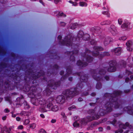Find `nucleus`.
<instances>
[{
    "mask_svg": "<svg viewBox=\"0 0 133 133\" xmlns=\"http://www.w3.org/2000/svg\"><path fill=\"white\" fill-rule=\"evenodd\" d=\"M122 92L120 91L115 90L111 94L106 93L104 94V98H108L109 101L105 104L104 106L106 108L107 112H110L112 110V108L114 105V108L117 109L122 108V102L118 100V96L121 95Z\"/></svg>",
    "mask_w": 133,
    "mask_h": 133,
    "instance_id": "obj_1",
    "label": "nucleus"
},
{
    "mask_svg": "<svg viewBox=\"0 0 133 133\" xmlns=\"http://www.w3.org/2000/svg\"><path fill=\"white\" fill-rule=\"evenodd\" d=\"M77 74L78 76H81V77L80 79V82L77 84L76 87L73 89H71V90L69 89L66 90L63 92V94L67 97L72 98L74 96L78 94L79 90L82 88L84 83L87 81L88 76L84 74L83 72L78 73Z\"/></svg>",
    "mask_w": 133,
    "mask_h": 133,
    "instance_id": "obj_2",
    "label": "nucleus"
},
{
    "mask_svg": "<svg viewBox=\"0 0 133 133\" xmlns=\"http://www.w3.org/2000/svg\"><path fill=\"white\" fill-rule=\"evenodd\" d=\"M93 49L94 51L92 52L86 48L85 49V52L81 54L82 56L88 62H91L93 60V58L90 56V54H92L93 56H98L99 57H100L101 58L110 55L109 53L107 52H104L99 54L98 51H102L103 50V49L101 46H95Z\"/></svg>",
    "mask_w": 133,
    "mask_h": 133,
    "instance_id": "obj_3",
    "label": "nucleus"
},
{
    "mask_svg": "<svg viewBox=\"0 0 133 133\" xmlns=\"http://www.w3.org/2000/svg\"><path fill=\"white\" fill-rule=\"evenodd\" d=\"M107 69V68L104 66L99 70L98 69H92L91 70V75L94 79L97 81H100L101 79V76L105 74Z\"/></svg>",
    "mask_w": 133,
    "mask_h": 133,
    "instance_id": "obj_4",
    "label": "nucleus"
},
{
    "mask_svg": "<svg viewBox=\"0 0 133 133\" xmlns=\"http://www.w3.org/2000/svg\"><path fill=\"white\" fill-rule=\"evenodd\" d=\"M49 84L47 85V88L45 90L46 92V94L49 95L52 91L53 89H56L57 87L60 85V81H59L56 82H55L53 80H51L49 81Z\"/></svg>",
    "mask_w": 133,
    "mask_h": 133,
    "instance_id": "obj_5",
    "label": "nucleus"
},
{
    "mask_svg": "<svg viewBox=\"0 0 133 133\" xmlns=\"http://www.w3.org/2000/svg\"><path fill=\"white\" fill-rule=\"evenodd\" d=\"M73 39L72 37L70 35H68L65 36L62 42L59 43L61 45L66 46H72V41Z\"/></svg>",
    "mask_w": 133,
    "mask_h": 133,
    "instance_id": "obj_6",
    "label": "nucleus"
},
{
    "mask_svg": "<svg viewBox=\"0 0 133 133\" xmlns=\"http://www.w3.org/2000/svg\"><path fill=\"white\" fill-rule=\"evenodd\" d=\"M23 89L25 92H29V94L30 95H34L37 91L36 87L34 86H32L30 88L29 85H27V87L24 86Z\"/></svg>",
    "mask_w": 133,
    "mask_h": 133,
    "instance_id": "obj_7",
    "label": "nucleus"
},
{
    "mask_svg": "<svg viewBox=\"0 0 133 133\" xmlns=\"http://www.w3.org/2000/svg\"><path fill=\"white\" fill-rule=\"evenodd\" d=\"M109 67L108 69V71L109 72H113L115 71L116 70L117 63L115 61H111L109 62Z\"/></svg>",
    "mask_w": 133,
    "mask_h": 133,
    "instance_id": "obj_8",
    "label": "nucleus"
},
{
    "mask_svg": "<svg viewBox=\"0 0 133 133\" xmlns=\"http://www.w3.org/2000/svg\"><path fill=\"white\" fill-rule=\"evenodd\" d=\"M96 107L94 109H90L88 111V113L89 114H90L91 115L94 116V115H98L99 114L100 116H103L104 115V113H102V110H103L100 109V111L97 113V114H96V113L95 112V110H96Z\"/></svg>",
    "mask_w": 133,
    "mask_h": 133,
    "instance_id": "obj_9",
    "label": "nucleus"
},
{
    "mask_svg": "<svg viewBox=\"0 0 133 133\" xmlns=\"http://www.w3.org/2000/svg\"><path fill=\"white\" fill-rule=\"evenodd\" d=\"M50 99H51V101L52 100V99L51 98H49L46 101L45 100L43 99H42V100H39L37 99H36L35 100V104H34L36 105H38V104H36V102H38V101L39 104L41 105H45V104H46V103H48L49 100H50Z\"/></svg>",
    "mask_w": 133,
    "mask_h": 133,
    "instance_id": "obj_10",
    "label": "nucleus"
},
{
    "mask_svg": "<svg viewBox=\"0 0 133 133\" xmlns=\"http://www.w3.org/2000/svg\"><path fill=\"white\" fill-rule=\"evenodd\" d=\"M56 101L57 103L62 104L64 102L65 98L63 95H59L56 98Z\"/></svg>",
    "mask_w": 133,
    "mask_h": 133,
    "instance_id": "obj_11",
    "label": "nucleus"
},
{
    "mask_svg": "<svg viewBox=\"0 0 133 133\" xmlns=\"http://www.w3.org/2000/svg\"><path fill=\"white\" fill-rule=\"evenodd\" d=\"M119 127L120 128H121L124 129H129L130 130H131V128H132V127L129 125V123L128 122L125 123V125L123 124H119Z\"/></svg>",
    "mask_w": 133,
    "mask_h": 133,
    "instance_id": "obj_12",
    "label": "nucleus"
},
{
    "mask_svg": "<svg viewBox=\"0 0 133 133\" xmlns=\"http://www.w3.org/2000/svg\"><path fill=\"white\" fill-rule=\"evenodd\" d=\"M99 115H94L92 117L89 116H87L85 118L87 121L88 122H91L94 119H98L99 118Z\"/></svg>",
    "mask_w": 133,
    "mask_h": 133,
    "instance_id": "obj_13",
    "label": "nucleus"
},
{
    "mask_svg": "<svg viewBox=\"0 0 133 133\" xmlns=\"http://www.w3.org/2000/svg\"><path fill=\"white\" fill-rule=\"evenodd\" d=\"M66 71L67 73L64 76H62L61 78L62 80V79H64L66 78L68 76H69V75L72 74V70L71 67L70 66H69L66 69Z\"/></svg>",
    "mask_w": 133,
    "mask_h": 133,
    "instance_id": "obj_14",
    "label": "nucleus"
},
{
    "mask_svg": "<svg viewBox=\"0 0 133 133\" xmlns=\"http://www.w3.org/2000/svg\"><path fill=\"white\" fill-rule=\"evenodd\" d=\"M44 73L43 71L42 70H40L39 72L37 75L36 76L35 74L31 75H32V79H34L33 81V84L34 83V81L36 79L39 77V76H43L44 75Z\"/></svg>",
    "mask_w": 133,
    "mask_h": 133,
    "instance_id": "obj_15",
    "label": "nucleus"
},
{
    "mask_svg": "<svg viewBox=\"0 0 133 133\" xmlns=\"http://www.w3.org/2000/svg\"><path fill=\"white\" fill-rule=\"evenodd\" d=\"M109 30L114 35H115L117 33V31L116 27L114 25H111Z\"/></svg>",
    "mask_w": 133,
    "mask_h": 133,
    "instance_id": "obj_16",
    "label": "nucleus"
},
{
    "mask_svg": "<svg viewBox=\"0 0 133 133\" xmlns=\"http://www.w3.org/2000/svg\"><path fill=\"white\" fill-rule=\"evenodd\" d=\"M76 64L81 69L85 67L88 65V63H83L80 60L77 61Z\"/></svg>",
    "mask_w": 133,
    "mask_h": 133,
    "instance_id": "obj_17",
    "label": "nucleus"
},
{
    "mask_svg": "<svg viewBox=\"0 0 133 133\" xmlns=\"http://www.w3.org/2000/svg\"><path fill=\"white\" fill-rule=\"evenodd\" d=\"M132 42L131 41H129L126 43V45L127 46V50L130 51H132Z\"/></svg>",
    "mask_w": 133,
    "mask_h": 133,
    "instance_id": "obj_18",
    "label": "nucleus"
},
{
    "mask_svg": "<svg viewBox=\"0 0 133 133\" xmlns=\"http://www.w3.org/2000/svg\"><path fill=\"white\" fill-rule=\"evenodd\" d=\"M112 39L110 37H107L105 39L104 41V45L106 46L110 43L112 41Z\"/></svg>",
    "mask_w": 133,
    "mask_h": 133,
    "instance_id": "obj_19",
    "label": "nucleus"
},
{
    "mask_svg": "<svg viewBox=\"0 0 133 133\" xmlns=\"http://www.w3.org/2000/svg\"><path fill=\"white\" fill-rule=\"evenodd\" d=\"M121 49L120 48H116L113 50L112 51L116 55H119L121 53Z\"/></svg>",
    "mask_w": 133,
    "mask_h": 133,
    "instance_id": "obj_20",
    "label": "nucleus"
},
{
    "mask_svg": "<svg viewBox=\"0 0 133 133\" xmlns=\"http://www.w3.org/2000/svg\"><path fill=\"white\" fill-rule=\"evenodd\" d=\"M130 23L129 22H127L123 23L121 26V28L123 29V30H126L127 28L129 27Z\"/></svg>",
    "mask_w": 133,
    "mask_h": 133,
    "instance_id": "obj_21",
    "label": "nucleus"
},
{
    "mask_svg": "<svg viewBox=\"0 0 133 133\" xmlns=\"http://www.w3.org/2000/svg\"><path fill=\"white\" fill-rule=\"evenodd\" d=\"M79 122L80 124L83 125H86L88 123V121H87L86 119L85 118L81 119L80 120Z\"/></svg>",
    "mask_w": 133,
    "mask_h": 133,
    "instance_id": "obj_22",
    "label": "nucleus"
},
{
    "mask_svg": "<svg viewBox=\"0 0 133 133\" xmlns=\"http://www.w3.org/2000/svg\"><path fill=\"white\" fill-rule=\"evenodd\" d=\"M1 132L3 133H10V132L8 128L6 126H4L3 128L1 129Z\"/></svg>",
    "mask_w": 133,
    "mask_h": 133,
    "instance_id": "obj_23",
    "label": "nucleus"
},
{
    "mask_svg": "<svg viewBox=\"0 0 133 133\" xmlns=\"http://www.w3.org/2000/svg\"><path fill=\"white\" fill-rule=\"evenodd\" d=\"M78 49H77L76 50H74L72 51H68L67 54L70 55H71V54H72V55L76 54L78 52Z\"/></svg>",
    "mask_w": 133,
    "mask_h": 133,
    "instance_id": "obj_24",
    "label": "nucleus"
},
{
    "mask_svg": "<svg viewBox=\"0 0 133 133\" xmlns=\"http://www.w3.org/2000/svg\"><path fill=\"white\" fill-rule=\"evenodd\" d=\"M94 31L95 33L97 34L100 33L101 31V29L98 26L95 27L94 28Z\"/></svg>",
    "mask_w": 133,
    "mask_h": 133,
    "instance_id": "obj_25",
    "label": "nucleus"
},
{
    "mask_svg": "<svg viewBox=\"0 0 133 133\" xmlns=\"http://www.w3.org/2000/svg\"><path fill=\"white\" fill-rule=\"evenodd\" d=\"M83 35H84L83 32L82 31L80 30L78 33L77 36L78 38H80L82 37Z\"/></svg>",
    "mask_w": 133,
    "mask_h": 133,
    "instance_id": "obj_26",
    "label": "nucleus"
},
{
    "mask_svg": "<svg viewBox=\"0 0 133 133\" xmlns=\"http://www.w3.org/2000/svg\"><path fill=\"white\" fill-rule=\"evenodd\" d=\"M90 37V35L88 34H86L84 35L83 39L85 41L88 40L89 39Z\"/></svg>",
    "mask_w": 133,
    "mask_h": 133,
    "instance_id": "obj_27",
    "label": "nucleus"
},
{
    "mask_svg": "<svg viewBox=\"0 0 133 133\" xmlns=\"http://www.w3.org/2000/svg\"><path fill=\"white\" fill-rule=\"evenodd\" d=\"M58 109L59 108L58 106L57 105H55L54 106L53 105L51 110L53 111L56 112L58 110Z\"/></svg>",
    "mask_w": 133,
    "mask_h": 133,
    "instance_id": "obj_28",
    "label": "nucleus"
},
{
    "mask_svg": "<svg viewBox=\"0 0 133 133\" xmlns=\"http://www.w3.org/2000/svg\"><path fill=\"white\" fill-rule=\"evenodd\" d=\"M111 23V22L110 21H104L101 23V25H107L110 24Z\"/></svg>",
    "mask_w": 133,
    "mask_h": 133,
    "instance_id": "obj_29",
    "label": "nucleus"
},
{
    "mask_svg": "<svg viewBox=\"0 0 133 133\" xmlns=\"http://www.w3.org/2000/svg\"><path fill=\"white\" fill-rule=\"evenodd\" d=\"M58 17H65L66 16V14H64L62 12H59L57 15Z\"/></svg>",
    "mask_w": 133,
    "mask_h": 133,
    "instance_id": "obj_30",
    "label": "nucleus"
},
{
    "mask_svg": "<svg viewBox=\"0 0 133 133\" xmlns=\"http://www.w3.org/2000/svg\"><path fill=\"white\" fill-rule=\"evenodd\" d=\"M30 113L28 112L25 111H22L21 113L20 114L21 115H24L27 116L29 115Z\"/></svg>",
    "mask_w": 133,
    "mask_h": 133,
    "instance_id": "obj_31",
    "label": "nucleus"
},
{
    "mask_svg": "<svg viewBox=\"0 0 133 133\" xmlns=\"http://www.w3.org/2000/svg\"><path fill=\"white\" fill-rule=\"evenodd\" d=\"M47 104L46 105V107L49 109H51V108L53 105L52 103L49 102L48 101V103H46Z\"/></svg>",
    "mask_w": 133,
    "mask_h": 133,
    "instance_id": "obj_32",
    "label": "nucleus"
},
{
    "mask_svg": "<svg viewBox=\"0 0 133 133\" xmlns=\"http://www.w3.org/2000/svg\"><path fill=\"white\" fill-rule=\"evenodd\" d=\"M79 5L81 6H86L87 5L86 3L83 2H79Z\"/></svg>",
    "mask_w": 133,
    "mask_h": 133,
    "instance_id": "obj_33",
    "label": "nucleus"
},
{
    "mask_svg": "<svg viewBox=\"0 0 133 133\" xmlns=\"http://www.w3.org/2000/svg\"><path fill=\"white\" fill-rule=\"evenodd\" d=\"M77 25V24L76 23L72 24L71 25L70 28L72 29H74L76 28Z\"/></svg>",
    "mask_w": 133,
    "mask_h": 133,
    "instance_id": "obj_34",
    "label": "nucleus"
},
{
    "mask_svg": "<svg viewBox=\"0 0 133 133\" xmlns=\"http://www.w3.org/2000/svg\"><path fill=\"white\" fill-rule=\"evenodd\" d=\"M24 108L25 109H29L30 107V106L26 102L24 103Z\"/></svg>",
    "mask_w": 133,
    "mask_h": 133,
    "instance_id": "obj_35",
    "label": "nucleus"
},
{
    "mask_svg": "<svg viewBox=\"0 0 133 133\" xmlns=\"http://www.w3.org/2000/svg\"><path fill=\"white\" fill-rule=\"evenodd\" d=\"M102 85L101 83L99 82H97L96 86V88L99 89H100Z\"/></svg>",
    "mask_w": 133,
    "mask_h": 133,
    "instance_id": "obj_36",
    "label": "nucleus"
},
{
    "mask_svg": "<svg viewBox=\"0 0 133 133\" xmlns=\"http://www.w3.org/2000/svg\"><path fill=\"white\" fill-rule=\"evenodd\" d=\"M79 124L77 121H75L73 124V126L75 127H79Z\"/></svg>",
    "mask_w": 133,
    "mask_h": 133,
    "instance_id": "obj_37",
    "label": "nucleus"
},
{
    "mask_svg": "<svg viewBox=\"0 0 133 133\" xmlns=\"http://www.w3.org/2000/svg\"><path fill=\"white\" fill-rule=\"evenodd\" d=\"M30 122V121L29 119H25L23 122V124L24 125H26L28 124Z\"/></svg>",
    "mask_w": 133,
    "mask_h": 133,
    "instance_id": "obj_38",
    "label": "nucleus"
},
{
    "mask_svg": "<svg viewBox=\"0 0 133 133\" xmlns=\"http://www.w3.org/2000/svg\"><path fill=\"white\" fill-rule=\"evenodd\" d=\"M38 133H46V132L44 129H41L39 130Z\"/></svg>",
    "mask_w": 133,
    "mask_h": 133,
    "instance_id": "obj_39",
    "label": "nucleus"
},
{
    "mask_svg": "<svg viewBox=\"0 0 133 133\" xmlns=\"http://www.w3.org/2000/svg\"><path fill=\"white\" fill-rule=\"evenodd\" d=\"M36 124L35 123H32L30 125V128L32 129H34L36 127Z\"/></svg>",
    "mask_w": 133,
    "mask_h": 133,
    "instance_id": "obj_40",
    "label": "nucleus"
},
{
    "mask_svg": "<svg viewBox=\"0 0 133 133\" xmlns=\"http://www.w3.org/2000/svg\"><path fill=\"white\" fill-rule=\"evenodd\" d=\"M70 61L72 62L75 61V58L74 56L72 55H71L70 56Z\"/></svg>",
    "mask_w": 133,
    "mask_h": 133,
    "instance_id": "obj_41",
    "label": "nucleus"
},
{
    "mask_svg": "<svg viewBox=\"0 0 133 133\" xmlns=\"http://www.w3.org/2000/svg\"><path fill=\"white\" fill-rule=\"evenodd\" d=\"M127 39V37L125 36H123L120 37L119 39L121 40H122L123 41Z\"/></svg>",
    "mask_w": 133,
    "mask_h": 133,
    "instance_id": "obj_42",
    "label": "nucleus"
},
{
    "mask_svg": "<svg viewBox=\"0 0 133 133\" xmlns=\"http://www.w3.org/2000/svg\"><path fill=\"white\" fill-rule=\"evenodd\" d=\"M90 43L92 45L95 44H96V42L94 39L91 40L90 41Z\"/></svg>",
    "mask_w": 133,
    "mask_h": 133,
    "instance_id": "obj_43",
    "label": "nucleus"
},
{
    "mask_svg": "<svg viewBox=\"0 0 133 133\" xmlns=\"http://www.w3.org/2000/svg\"><path fill=\"white\" fill-rule=\"evenodd\" d=\"M76 108V107L74 105H73L71 106L68 108V109L69 110H71L73 109H75Z\"/></svg>",
    "mask_w": 133,
    "mask_h": 133,
    "instance_id": "obj_44",
    "label": "nucleus"
},
{
    "mask_svg": "<svg viewBox=\"0 0 133 133\" xmlns=\"http://www.w3.org/2000/svg\"><path fill=\"white\" fill-rule=\"evenodd\" d=\"M66 25V23L63 22H60V26L64 27Z\"/></svg>",
    "mask_w": 133,
    "mask_h": 133,
    "instance_id": "obj_45",
    "label": "nucleus"
},
{
    "mask_svg": "<svg viewBox=\"0 0 133 133\" xmlns=\"http://www.w3.org/2000/svg\"><path fill=\"white\" fill-rule=\"evenodd\" d=\"M118 23L119 25H121L122 23V20L120 18L118 19Z\"/></svg>",
    "mask_w": 133,
    "mask_h": 133,
    "instance_id": "obj_46",
    "label": "nucleus"
},
{
    "mask_svg": "<svg viewBox=\"0 0 133 133\" xmlns=\"http://www.w3.org/2000/svg\"><path fill=\"white\" fill-rule=\"evenodd\" d=\"M14 128V126L13 125L10 126L8 128L10 132H11V131Z\"/></svg>",
    "mask_w": 133,
    "mask_h": 133,
    "instance_id": "obj_47",
    "label": "nucleus"
},
{
    "mask_svg": "<svg viewBox=\"0 0 133 133\" xmlns=\"http://www.w3.org/2000/svg\"><path fill=\"white\" fill-rule=\"evenodd\" d=\"M126 73L128 75H130L132 74V72L127 70H126L125 71Z\"/></svg>",
    "mask_w": 133,
    "mask_h": 133,
    "instance_id": "obj_48",
    "label": "nucleus"
},
{
    "mask_svg": "<svg viewBox=\"0 0 133 133\" xmlns=\"http://www.w3.org/2000/svg\"><path fill=\"white\" fill-rule=\"evenodd\" d=\"M96 102L95 103H89V105L91 106H95L96 105Z\"/></svg>",
    "mask_w": 133,
    "mask_h": 133,
    "instance_id": "obj_49",
    "label": "nucleus"
},
{
    "mask_svg": "<svg viewBox=\"0 0 133 133\" xmlns=\"http://www.w3.org/2000/svg\"><path fill=\"white\" fill-rule=\"evenodd\" d=\"M122 66L123 67H125L126 64V62L123 61H122Z\"/></svg>",
    "mask_w": 133,
    "mask_h": 133,
    "instance_id": "obj_50",
    "label": "nucleus"
},
{
    "mask_svg": "<svg viewBox=\"0 0 133 133\" xmlns=\"http://www.w3.org/2000/svg\"><path fill=\"white\" fill-rule=\"evenodd\" d=\"M117 122L116 120L114 119V120L112 121V124H113L114 125H115L116 122Z\"/></svg>",
    "mask_w": 133,
    "mask_h": 133,
    "instance_id": "obj_51",
    "label": "nucleus"
},
{
    "mask_svg": "<svg viewBox=\"0 0 133 133\" xmlns=\"http://www.w3.org/2000/svg\"><path fill=\"white\" fill-rule=\"evenodd\" d=\"M18 128L19 129H22L23 128V127L22 125H20L18 126Z\"/></svg>",
    "mask_w": 133,
    "mask_h": 133,
    "instance_id": "obj_52",
    "label": "nucleus"
},
{
    "mask_svg": "<svg viewBox=\"0 0 133 133\" xmlns=\"http://www.w3.org/2000/svg\"><path fill=\"white\" fill-rule=\"evenodd\" d=\"M72 4V5L76 6L77 5V3L76 2H73Z\"/></svg>",
    "mask_w": 133,
    "mask_h": 133,
    "instance_id": "obj_53",
    "label": "nucleus"
},
{
    "mask_svg": "<svg viewBox=\"0 0 133 133\" xmlns=\"http://www.w3.org/2000/svg\"><path fill=\"white\" fill-rule=\"evenodd\" d=\"M104 78L107 81H108L109 79V77L108 76H105L104 77Z\"/></svg>",
    "mask_w": 133,
    "mask_h": 133,
    "instance_id": "obj_54",
    "label": "nucleus"
},
{
    "mask_svg": "<svg viewBox=\"0 0 133 133\" xmlns=\"http://www.w3.org/2000/svg\"><path fill=\"white\" fill-rule=\"evenodd\" d=\"M129 80V78L128 77H127L126 78L125 80V82L126 83H128V82Z\"/></svg>",
    "mask_w": 133,
    "mask_h": 133,
    "instance_id": "obj_55",
    "label": "nucleus"
},
{
    "mask_svg": "<svg viewBox=\"0 0 133 133\" xmlns=\"http://www.w3.org/2000/svg\"><path fill=\"white\" fill-rule=\"evenodd\" d=\"M4 112L8 113L10 112V111L8 109H5L4 110Z\"/></svg>",
    "mask_w": 133,
    "mask_h": 133,
    "instance_id": "obj_56",
    "label": "nucleus"
},
{
    "mask_svg": "<svg viewBox=\"0 0 133 133\" xmlns=\"http://www.w3.org/2000/svg\"><path fill=\"white\" fill-rule=\"evenodd\" d=\"M108 11H103L102 12V14L104 15H106L108 14Z\"/></svg>",
    "mask_w": 133,
    "mask_h": 133,
    "instance_id": "obj_57",
    "label": "nucleus"
},
{
    "mask_svg": "<svg viewBox=\"0 0 133 133\" xmlns=\"http://www.w3.org/2000/svg\"><path fill=\"white\" fill-rule=\"evenodd\" d=\"M17 121H19L21 120V118L19 117H17L16 118Z\"/></svg>",
    "mask_w": 133,
    "mask_h": 133,
    "instance_id": "obj_58",
    "label": "nucleus"
},
{
    "mask_svg": "<svg viewBox=\"0 0 133 133\" xmlns=\"http://www.w3.org/2000/svg\"><path fill=\"white\" fill-rule=\"evenodd\" d=\"M56 122V120L55 119H52L51 121V122L52 123H54Z\"/></svg>",
    "mask_w": 133,
    "mask_h": 133,
    "instance_id": "obj_59",
    "label": "nucleus"
},
{
    "mask_svg": "<svg viewBox=\"0 0 133 133\" xmlns=\"http://www.w3.org/2000/svg\"><path fill=\"white\" fill-rule=\"evenodd\" d=\"M61 0H54V2L55 4L58 3Z\"/></svg>",
    "mask_w": 133,
    "mask_h": 133,
    "instance_id": "obj_60",
    "label": "nucleus"
},
{
    "mask_svg": "<svg viewBox=\"0 0 133 133\" xmlns=\"http://www.w3.org/2000/svg\"><path fill=\"white\" fill-rule=\"evenodd\" d=\"M62 38V36L61 35H59L57 37V39L59 40H61Z\"/></svg>",
    "mask_w": 133,
    "mask_h": 133,
    "instance_id": "obj_61",
    "label": "nucleus"
},
{
    "mask_svg": "<svg viewBox=\"0 0 133 133\" xmlns=\"http://www.w3.org/2000/svg\"><path fill=\"white\" fill-rule=\"evenodd\" d=\"M61 115L63 118H64L65 117V115L64 112H62L61 113Z\"/></svg>",
    "mask_w": 133,
    "mask_h": 133,
    "instance_id": "obj_62",
    "label": "nucleus"
},
{
    "mask_svg": "<svg viewBox=\"0 0 133 133\" xmlns=\"http://www.w3.org/2000/svg\"><path fill=\"white\" fill-rule=\"evenodd\" d=\"M54 68L56 69H58L59 68V66L57 65H54Z\"/></svg>",
    "mask_w": 133,
    "mask_h": 133,
    "instance_id": "obj_63",
    "label": "nucleus"
},
{
    "mask_svg": "<svg viewBox=\"0 0 133 133\" xmlns=\"http://www.w3.org/2000/svg\"><path fill=\"white\" fill-rule=\"evenodd\" d=\"M6 116H4L2 117V119L3 120H5L6 119Z\"/></svg>",
    "mask_w": 133,
    "mask_h": 133,
    "instance_id": "obj_64",
    "label": "nucleus"
}]
</instances>
